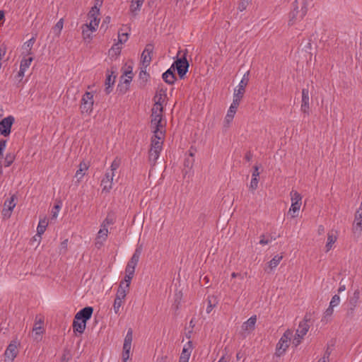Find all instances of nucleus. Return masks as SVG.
I'll return each instance as SVG.
<instances>
[{
  "mask_svg": "<svg viewBox=\"0 0 362 362\" xmlns=\"http://www.w3.org/2000/svg\"><path fill=\"white\" fill-rule=\"evenodd\" d=\"M115 223V218L113 215L107 214V217L103 221L100 227H105L107 228V226L110 225H112Z\"/></svg>",
  "mask_w": 362,
  "mask_h": 362,
  "instance_id": "obj_41",
  "label": "nucleus"
},
{
  "mask_svg": "<svg viewBox=\"0 0 362 362\" xmlns=\"http://www.w3.org/2000/svg\"><path fill=\"white\" fill-rule=\"evenodd\" d=\"M15 122V118L9 115L0 121V134L7 137L11 134V128Z\"/></svg>",
  "mask_w": 362,
  "mask_h": 362,
  "instance_id": "obj_9",
  "label": "nucleus"
},
{
  "mask_svg": "<svg viewBox=\"0 0 362 362\" xmlns=\"http://www.w3.org/2000/svg\"><path fill=\"white\" fill-rule=\"evenodd\" d=\"M240 105V103L237 102V99H233L229 110H228L227 115L224 119V126L228 127L233 121L237 109Z\"/></svg>",
  "mask_w": 362,
  "mask_h": 362,
  "instance_id": "obj_13",
  "label": "nucleus"
},
{
  "mask_svg": "<svg viewBox=\"0 0 362 362\" xmlns=\"http://www.w3.org/2000/svg\"><path fill=\"white\" fill-rule=\"evenodd\" d=\"M192 349V342L189 341L184 346L181 355L180 356L179 362H189V356Z\"/></svg>",
  "mask_w": 362,
  "mask_h": 362,
  "instance_id": "obj_20",
  "label": "nucleus"
},
{
  "mask_svg": "<svg viewBox=\"0 0 362 362\" xmlns=\"http://www.w3.org/2000/svg\"><path fill=\"white\" fill-rule=\"evenodd\" d=\"M114 71H111V73L109 74V71L107 70L105 83L106 86L105 92L107 94H109L112 90L111 86L114 84L116 78V76L114 75Z\"/></svg>",
  "mask_w": 362,
  "mask_h": 362,
  "instance_id": "obj_24",
  "label": "nucleus"
},
{
  "mask_svg": "<svg viewBox=\"0 0 362 362\" xmlns=\"http://www.w3.org/2000/svg\"><path fill=\"white\" fill-rule=\"evenodd\" d=\"M63 25H64V20L63 18H61L57 23L56 25L53 27L52 28V30H53V33L55 34L56 36L59 37L60 33H61V31L63 28Z\"/></svg>",
  "mask_w": 362,
  "mask_h": 362,
  "instance_id": "obj_39",
  "label": "nucleus"
},
{
  "mask_svg": "<svg viewBox=\"0 0 362 362\" xmlns=\"http://www.w3.org/2000/svg\"><path fill=\"white\" fill-rule=\"evenodd\" d=\"M132 339H133V330L132 328H129L128 329L126 337L124 338V343H127V344H132Z\"/></svg>",
  "mask_w": 362,
  "mask_h": 362,
  "instance_id": "obj_50",
  "label": "nucleus"
},
{
  "mask_svg": "<svg viewBox=\"0 0 362 362\" xmlns=\"http://www.w3.org/2000/svg\"><path fill=\"white\" fill-rule=\"evenodd\" d=\"M108 234V229L105 227H101L99 231L98 232L96 238L106 240Z\"/></svg>",
  "mask_w": 362,
  "mask_h": 362,
  "instance_id": "obj_40",
  "label": "nucleus"
},
{
  "mask_svg": "<svg viewBox=\"0 0 362 362\" xmlns=\"http://www.w3.org/2000/svg\"><path fill=\"white\" fill-rule=\"evenodd\" d=\"M6 140L5 139H1L0 140V158L3 156V152L6 148Z\"/></svg>",
  "mask_w": 362,
  "mask_h": 362,
  "instance_id": "obj_59",
  "label": "nucleus"
},
{
  "mask_svg": "<svg viewBox=\"0 0 362 362\" xmlns=\"http://www.w3.org/2000/svg\"><path fill=\"white\" fill-rule=\"evenodd\" d=\"M124 282L121 281L119 283V288L117 289V293H116V298L123 300L125 298L127 293L129 292V288H125Z\"/></svg>",
  "mask_w": 362,
  "mask_h": 362,
  "instance_id": "obj_27",
  "label": "nucleus"
},
{
  "mask_svg": "<svg viewBox=\"0 0 362 362\" xmlns=\"http://www.w3.org/2000/svg\"><path fill=\"white\" fill-rule=\"evenodd\" d=\"M259 175V167L257 165L253 166V171H252V177H258Z\"/></svg>",
  "mask_w": 362,
  "mask_h": 362,
  "instance_id": "obj_62",
  "label": "nucleus"
},
{
  "mask_svg": "<svg viewBox=\"0 0 362 362\" xmlns=\"http://www.w3.org/2000/svg\"><path fill=\"white\" fill-rule=\"evenodd\" d=\"M257 322L256 315H253L250 317L246 322H245L242 325V329L245 331L247 330H253L255 329V325Z\"/></svg>",
  "mask_w": 362,
  "mask_h": 362,
  "instance_id": "obj_26",
  "label": "nucleus"
},
{
  "mask_svg": "<svg viewBox=\"0 0 362 362\" xmlns=\"http://www.w3.org/2000/svg\"><path fill=\"white\" fill-rule=\"evenodd\" d=\"M61 206H62V202L61 201H58L54 204V206H53V208L52 209V217H51L52 219H55L57 217L58 213H59V209L61 208Z\"/></svg>",
  "mask_w": 362,
  "mask_h": 362,
  "instance_id": "obj_44",
  "label": "nucleus"
},
{
  "mask_svg": "<svg viewBox=\"0 0 362 362\" xmlns=\"http://www.w3.org/2000/svg\"><path fill=\"white\" fill-rule=\"evenodd\" d=\"M123 304V300L116 298L115 299L113 304V309L116 314H118L119 312V308Z\"/></svg>",
  "mask_w": 362,
  "mask_h": 362,
  "instance_id": "obj_46",
  "label": "nucleus"
},
{
  "mask_svg": "<svg viewBox=\"0 0 362 362\" xmlns=\"http://www.w3.org/2000/svg\"><path fill=\"white\" fill-rule=\"evenodd\" d=\"M308 13V1L301 0L299 2L295 0L292 3V9L288 15V25H293L298 21H300Z\"/></svg>",
  "mask_w": 362,
  "mask_h": 362,
  "instance_id": "obj_2",
  "label": "nucleus"
},
{
  "mask_svg": "<svg viewBox=\"0 0 362 362\" xmlns=\"http://www.w3.org/2000/svg\"><path fill=\"white\" fill-rule=\"evenodd\" d=\"M115 176V173L113 172L110 173L107 172L105 175V177L101 181V186H103V192H109L110 189L112 188V180Z\"/></svg>",
  "mask_w": 362,
  "mask_h": 362,
  "instance_id": "obj_17",
  "label": "nucleus"
},
{
  "mask_svg": "<svg viewBox=\"0 0 362 362\" xmlns=\"http://www.w3.org/2000/svg\"><path fill=\"white\" fill-rule=\"evenodd\" d=\"M144 2V0H132L130 5L131 13H132L134 16L136 15V12L140 11Z\"/></svg>",
  "mask_w": 362,
  "mask_h": 362,
  "instance_id": "obj_32",
  "label": "nucleus"
},
{
  "mask_svg": "<svg viewBox=\"0 0 362 362\" xmlns=\"http://www.w3.org/2000/svg\"><path fill=\"white\" fill-rule=\"evenodd\" d=\"M259 180L258 177H252V180L250 185V189L251 190H255L258 186Z\"/></svg>",
  "mask_w": 362,
  "mask_h": 362,
  "instance_id": "obj_55",
  "label": "nucleus"
},
{
  "mask_svg": "<svg viewBox=\"0 0 362 362\" xmlns=\"http://www.w3.org/2000/svg\"><path fill=\"white\" fill-rule=\"evenodd\" d=\"M194 159L191 158H187L185 160L184 165L186 168H192L194 165Z\"/></svg>",
  "mask_w": 362,
  "mask_h": 362,
  "instance_id": "obj_58",
  "label": "nucleus"
},
{
  "mask_svg": "<svg viewBox=\"0 0 362 362\" xmlns=\"http://www.w3.org/2000/svg\"><path fill=\"white\" fill-rule=\"evenodd\" d=\"M151 126L153 129L152 139L163 140L165 134V122H163V112L158 109L152 108Z\"/></svg>",
  "mask_w": 362,
  "mask_h": 362,
  "instance_id": "obj_1",
  "label": "nucleus"
},
{
  "mask_svg": "<svg viewBox=\"0 0 362 362\" xmlns=\"http://www.w3.org/2000/svg\"><path fill=\"white\" fill-rule=\"evenodd\" d=\"M121 161L120 159L118 158H116L112 163L110 165V172H115L116 170H117L120 165Z\"/></svg>",
  "mask_w": 362,
  "mask_h": 362,
  "instance_id": "obj_48",
  "label": "nucleus"
},
{
  "mask_svg": "<svg viewBox=\"0 0 362 362\" xmlns=\"http://www.w3.org/2000/svg\"><path fill=\"white\" fill-rule=\"evenodd\" d=\"M252 0H240L238 4V9L243 11L247 8L248 5L251 3Z\"/></svg>",
  "mask_w": 362,
  "mask_h": 362,
  "instance_id": "obj_49",
  "label": "nucleus"
},
{
  "mask_svg": "<svg viewBox=\"0 0 362 362\" xmlns=\"http://www.w3.org/2000/svg\"><path fill=\"white\" fill-rule=\"evenodd\" d=\"M291 335L292 332L289 329H288L280 338L276 347L275 354L277 356H281V355H283L286 351V349L288 348Z\"/></svg>",
  "mask_w": 362,
  "mask_h": 362,
  "instance_id": "obj_7",
  "label": "nucleus"
},
{
  "mask_svg": "<svg viewBox=\"0 0 362 362\" xmlns=\"http://www.w3.org/2000/svg\"><path fill=\"white\" fill-rule=\"evenodd\" d=\"M272 240H276V238L272 236L271 235H266L264 234H262L260 236L259 244L262 245H267L269 243H270Z\"/></svg>",
  "mask_w": 362,
  "mask_h": 362,
  "instance_id": "obj_43",
  "label": "nucleus"
},
{
  "mask_svg": "<svg viewBox=\"0 0 362 362\" xmlns=\"http://www.w3.org/2000/svg\"><path fill=\"white\" fill-rule=\"evenodd\" d=\"M16 159V156L13 153H8L4 158V166L7 168L12 165Z\"/></svg>",
  "mask_w": 362,
  "mask_h": 362,
  "instance_id": "obj_36",
  "label": "nucleus"
},
{
  "mask_svg": "<svg viewBox=\"0 0 362 362\" xmlns=\"http://www.w3.org/2000/svg\"><path fill=\"white\" fill-rule=\"evenodd\" d=\"M337 237L336 234L334 233V231L332 230L327 233V242L325 245L327 252L332 249V245L337 241Z\"/></svg>",
  "mask_w": 362,
  "mask_h": 362,
  "instance_id": "obj_29",
  "label": "nucleus"
},
{
  "mask_svg": "<svg viewBox=\"0 0 362 362\" xmlns=\"http://www.w3.org/2000/svg\"><path fill=\"white\" fill-rule=\"evenodd\" d=\"M134 271H135V268L132 267L131 266L127 265L126 269H125L126 274H131V275L134 276Z\"/></svg>",
  "mask_w": 362,
  "mask_h": 362,
  "instance_id": "obj_61",
  "label": "nucleus"
},
{
  "mask_svg": "<svg viewBox=\"0 0 362 362\" xmlns=\"http://www.w3.org/2000/svg\"><path fill=\"white\" fill-rule=\"evenodd\" d=\"M187 50L184 51L183 54L177 58L172 64L171 68L173 71H177L179 77L182 79L188 71L189 64L187 59Z\"/></svg>",
  "mask_w": 362,
  "mask_h": 362,
  "instance_id": "obj_3",
  "label": "nucleus"
},
{
  "mask_svg": "<svg viewBox=\"0 0 362 362\" xmlns=\"http://www.w3.org/2000/svg\"><path fill=\"white\" fill-rule=\"evenodd\" d=\"M6 52V46L4 44H2L0 46V60L5 56Z\"/></svg>",
  "mask_w": 362,
  "mask_h": 362,
  "instance_id": "obj_60",
  "label": "nucleus"
},
{
  "mask_svg": "<svg viewBox=\"0 0 362 362\" xmlns=\"http://www.w3.org/2000/svg\"><path fill=\"white\" fill-rule=\"evenodd\" d=\"M86 323L74 318L73 322V329L74 332L83 333L86 329Z\"/></svg>",
  "mask_w": 362,
  "mask_h": 362,
  "instance_id": "obj_31",
  "label": "nucleus"
},
{
  "mask_svg": "<svg viewBox=\"0 0 362 362\" xmlns=\"http://www.w3.org/2000/svg\"><path fill=\"white\" fill-rule=\"evenodd\" d=\"M141 253V250L139 248H136L130 259L138 264Z\"/></svg>",
  "mask_w": 362,
  "mask_h": 362,
  "instance_id": "obj_53",
  "label": "nucleus"
},
{
  "mask_svg": "<svg viewBox=\"0 0 362 362\" xmlns=\"http://www.w3.org/2000/svg\"><path fill=\"white\" fill-rule=\"evenodd\" d=\"M166 97V89L160 88L158 90H157L156 95L154 97L155 104L153 108L158 109L159 112H163V103L165 101Z\"/></svg>",
  "mask_w": 362,
  "mask_h": 362,
  "instance_id": "obj_12",
  "label": "nucleus"
},
{
  "mask_svg": "<svg viewBox=\"0 0 362 362\" xmlns=\"http://www.w3.org/2000/svg\"><path fill=\"white\" fill-rule=\"evenodd\" d=\"M94 99H93V93L92 92L86 91L82 96L81 100V114H88L90 115L93 108Z\"/></svg>",
  "mask_w": 362,
  "mask_h": 362,
  "instance_id": "obj_6",
  "label": "nucleus"
},
{
  "mask_svg": "<svg viewBox=\"0 0 362 362\" xmlns=\"http://www.w3.org/2000/svg\"><path fill=\"white\" fill-rule=\"evenodd\" d=\"M27 56L28 55L25 54V56L23 57L20 64V69H24L25 71L30 66L31 62L33 60V58L32 57H27Z\"/></svg>",
  "mask_w": 362,
  "mask_h": 362,
  "instance_id": "obj_34",
  "label": "nucleus"
},
{
  "mask_svg": "<svg viewBox=\"0 0 362 362\" xmlns=\"http://www.w3.org/2000/svg\"><path fill=\"white\" fill-rule=\"evenodd\" d=\"M92 33L91 28H88V26L82 25V35L84 40H88V42H90L92 39Z\"/></svg>",
  "mask_w": 362,
  "mask_h": 362,
  "instance_id": "obj_37",
  "label": "nucleus"
},
{
  "mask_svg": "<svg viewBox=\"0 0 362 362\" xmlns=\"http://www.w3.org/2000/svg\"><path fill=\"white\" fill-rule=\"evenodd\" d=\"M129 76H131L132 78H133L134 74L132 72V67L130 66H129L127 69L124 70V72L121 76V81L123 79L124 76L129 78Z\"/></svg>",
  "mask_w": 362,
  "mask_h": 362,
  "instance_id": "obj_51",
  "label": "nucleus"
},
{
  "mask_svg": "<svg viewBox=\"0 0 362 362\" xmlns=\"http://www.w3.org/2000/svg\"><path fill=\"white\" fill-rule=\"evenodd\" d=\"M352 230L354 233L361 234L362 231V207L356 212Z\"/></svg>",
  "mask_w": 362,
  "mask_h": 362,
  "instance_id": "obj_16",
  "label": "nucleus"
},
{
  "mask_svg": "<svg viewBox=\"0 0 362 362\" xmlns=\"http://www.w3.org/2000/svg\"><path fill=\"white\" fill-rule=\"evenodd\" d=\"M67 246H68V239L64 240L61 243L59 247V253L60 254H66L67 252Z\"/></svg>",
  "mask_w": 362,
  "mask_h": 362,
  "instance_id": "obj_52",
  "label": "nucleus"
},
{
  "mask_svg": "<svg viewBox=\"0 0 362 362\" xmlns=\"http://www.w3.org/2000/svg\"><path fill=\"white\" fill-rule=\"evenodd\" d=\"M139 78L140 81V86L141 88H144L150 78V75L148 73L146 72V68H144V66L141 69Z\"/></svg>",
  "mask_w": 362,
  "mask_h": 362,
  "instance_id": "obj_28",
  "label": "nucleus"
},
{
  "mask_svg": "<svg viewBox=\"0 0 362 362\" xmlns=\"http://www.w3.org/2000/svg\"><path fill=\"white\" fill-rule=\"evenodd\" d=\"M162 78L166 83L169 85L174 84L176 81L175 71H173V69L170 67L163 74Z\"/></svg>",
  "mask_w": 362,
  "mask_h": 362,
  "instance_id": "obj_22",
  "label": "nucleus"
},
{
  "mask_svg": "<svg viewBox=\"0 0 362 362\" xmlns=\"http://www.w3.org/2000/svg\"><path fill=\"white\" fill-rule=\"evenodd\" d=\"M250 71H247L244 75L240 82L238 84V88L235 90L233 99H237V102L240 103L244 93L245 92V88L247 86L249 81Z\"/></svg>",
  "mask_w": 362,
  "mask_h": 362,
  "instance_id": "obj_10",
  "label": "nucleus"
},
{
  "mask_svg": "<svg viewBox=\"0 0 362 362\" xmlns=\"http://www.w3.org/2000/svg\"><path fill=\"white\" fill-rule=\"evenodd\" d=\"M48 225V221L46 218H44L43 219H40L39 224L37 228V235L40 236L43 234L46 230V228Z\"/></svg>",
  "mask_w": 362,
  "mask_h": 362,
  "instance_id": "obj_33",
  "label": "nucleus"
},
{
  "mask_svg": "<svg viewBox=\"0 0 362 362\" xmlns=\"http://www.w3.org/2000/svg\"><path fill=\"white\" fill-rule=\"evenodd\" d=\"M300 111L304 115H310V94L308 88L302 90Z\"/></svg>",
  "mask_w": 362,
  "mask_h": 362,
  "instance_id": "obj_11",
  "label": "nucleus"
},
{
  "mask_svg": "<svg viewBox=\"0 0 362 362\" xmlns=\"http://www.w3.org/2000/svg\"><path fill=\"white\" fill-rule=\"evenodd\" d=\"M163 141V140L151 138V148L148 151V162L152 167L156 165V161L160 156Z\"/></svg>",
  "mask_w": 362,
  "mask_h": 362,
  "instance_id": "obj_4",
  "label": "nucleus"
},
{
  "mask_svg": "<svg viewBox=\"0 0 362 362\" xmlns=\"http://www.w3.org/2000/svg\"><path fill=\"white\" fill-rule=\"evenodd\" d=\"M99 8L94 6L91 8V10L89 11L88 16L90 18L91 23H93L95 26H98V23L100 22V18H98V16L99 15Z\"/></svg>",
  "mask_w": 362,
  "mask_h": 362,
  "instance_id": "obj_25",
  "label": "nucleus"
},
{
  "mask_svg": "<svg viewBox=\"0 0 362 362\" xmlns=\"http://www.w3.org/2000/svg\"><path fill=\"white\" fill-rule=\"evenodd\" d=\"M360 300V291H354L353 296L349 300V311L353 313Z\"/></svg>",
  "mask_w": 362,
  "mask_h": 362,
  "instance_id": "obj_21",
  "label": "nucleus"
},
{
  "mask_svg": "<svg viewBox=\"0 0 362 362\" xmlns=\"http://www.w3.org/2000/svg\"><path fill=\"white\" fill-rule=\"evenodd\" d=\"M132 344L124 343L122 351V361H127L129 358V354Z\"/></svg>",
  "mask_w": 362,
  "mask_h": 362,
  "instance_id": "obj_38",
  "label": "nucleus"
},
{
  "mask_svg": "<svg viewBox=\"0 0 362 362\" xmlns=\"http://www.w3.org/2000/svg\"><path fill=\"white\" fill-rule=\"evenodd\" d=\"M133 277H134L133 275L126 274V275L124 276V279L123 281L124 282V286H125V288H129L131 281L133 279Z\"/></svg>",
  "mask_w": 362,
  "mask_h": 362,
  "instance_id": "obj_56",
  "label": "nucleus"
},
{
  "mask_svg": "<svg viewBox=\"0 0 362 362\" xmlns=\"http://www.w3.org/2000/svg\"><path fill=\"white\" fill-rule=\"evenodd\" d=\"M309 320L307 319L306 316H305L303 321L299 323L298 328L296 330V335L300 337V339H303V337L307 334L308 329L310 328V325H308Z\"/></svg>",
  "mask_w": 362,
  "mask_h": 362,
  "instance_id": "obj_19",
  "label": "nucleus"
},
{
  "mask_svg": "<svg viewBox=\"0 0 362 362\" xmlns=\"http://www.w3.org/2000/svg\"><path fill=\"white\" fill-rule=\"evenodd\" d=\"M17 199V196L16 194H13L9 199H7L4 202V209L3 210V213L4 216H11V211L16 206V200Z\"/></svg>",
  "mask_w": 362,
  "mask_h": 362,
  "instance_id": "obj_18",
  "label": "nucleus"
},
{
  "mask_svg": "<svg viewBox=\"0 0 362 362\" xmlns=\"http://www.w3.org/2000/svg\"><path fill=\"white\" fill-rule=\"evenodd\" d=\"M20 343L16 340H13L7 346L4 352V362H13L18 354V346Z\"/></svg>",
  "mask_w": 362,
  "mask_h": 362,
  "instance_id": "obj_8",
  "label": "nucleus"
},
{
  "mask_svg": "<svg viewBox=\"0 0 362 362\" xmlns=\"http://www.w3.org/2000/svg\"><path fill=\"white\" fill-rule=\"evenodd\" d=\"M291 199V206L288 211V214H291V218H296L298 216V213L302 204V196L297 191L292 190L290 193Z\"/></svg>",
  "mask_w": 362,
  "mask_h": 362,
  "instance_id": "obj_5",
  "label": "nucleus"
},
{
  "mask_svg": "<svg viewBox=\"0 0 362 362\" xmlns=\"http://www.w3.org/2000/svg\"><path fill=\"white\" fill-rule=\"evenodd\" d=\"M129 90L128 87L122 83H119L117 86V91L122 94L126 93Z\"/></svg>",
  "mask_w": 362,
  "mask_h": 362,
  "instance_id": "obj_57",
  "label": "nucleus"
},
{
  "mask_svg": "<svg viewBox=\"0 0 362 362\" xmlns=\"http://www.w3.org/2000/svg\"><path fill=\"white\" fill-rule=\"evenodd\" d=\"M282 259H283V255H275L268 263L269 268L271 269H272L273 268H275L276 267H277Z\"/></svg>",
  "mask_w": 362,
  "mask_h": 362,
  "instance_id": "obj_35",
  "label": "nucleus"
},
{
  "mask_svg": "<svg viewBox=\"0 0 362 362\" xmlns=\"http://www.w3.org/2000/svg\"><path fill=\"white\" fill-rule=\"evenodd\" d=\"M35 39L34 37L30 38L29 40L25 42L24 43L23 47L27 50L26 55H30L32 54L31 49L33 46V44L35 43Z\"/></svg>",
  "mask_w": 362,
  "mask_h": 362,
  "instance_id": "obj_42",
  "label": "nucleus"
},
{
  "mask_svg": "<svg viewBox=\"0 0 362 362\" xmlns=\"http://www.w3.org/2000/svg\"><path fill=\"white\" fill-rule=\"evenodd\" d=\"M25 70L20 69L19 71L18 72L16 77L18 78L19 81H21L23 79V78L25 75Z\"/></svg>",
  "mask_w": 362,
  "mask_h": 362,
  "instance_id": "obj_64",
  "label": "nucleus"
},
{
  "mask_svg": "<svg viewBox=\"0 0 362 362\" xmlns=\"http://www.w3.org/2000/svg\"><path fill=\"white\" fill-rule=\"evenodd\" d=\"M153 52V45L152 44H147L144 50L141 54V63L144 68H146L151 62V54Z\"/></svg>",
  "mask_w": 362,
  "mask_h": 362,
  "instance_id": "obj_14",
  "label": "nucleus"
},
{
  "mask_svg": "<svg viewBox=\"0 0 362 362\" xmlns=\"http://www.w3.org/2000/svg\"><path fill=\"white\" fill-rule=\"evenodd\" d=\"M333 308H334V307H331V305H329L326 309V310L324 313L322 321H326V322L328 321V318L330 317L333 314V312H334Z\"/></svg>",
  "mask_w": 362,
  "mask_h": 362,
  "instance_id": "obj_45",
  "label": "nucleus"
},
{
  "mask_svg": "<svg viewBox=\"0 0 362 362\" xmlns=\"http://www.w3.org/2000/svg\"><path fill=\"white\" fill-rule=\"evenodd\" d=\"M339 302H340V297H339V296L336 294L332 296V300L329 303V305H331V307L334 308L335 306L339 305Z\"/></svg>",
  "mask_w": 362,
  "mask_h": 362,
  "instance_id": "obj_54",
  "label": "nucleus"
},
{
  "mask_svg": "<svg viewBox=\"0 0 362 362\" xmlns=\"http://www.w3.org/2000/svg\"><path fill=\"white\" fill-rule=\"evenodd\" d=\"M93 313V308L87 306L79 310L75 315V319L86 322L90 319Z\"/></svg>",
  "mask_w": 362,
  "mask_h": 362,
  "instance_id": "obj_15",
  "label": "nucleus"
},
{
  "mask_svg": "<svg viewBox=\"0 0 362 362\" xmlns=\"http://www.w3.org/2000/svg\"><path fill=\"white\" fill-rule=\"evenodd\" d=\"M88 169V165L85 162H81L78 165V169L76 170L75 177L77 178L76 183H79L83 177L86 175V171Z\"/></svg>",
  "mask_w": 362,
  "mask_h": 362,
  "instance_id": "obj_23",
  "label": "nucleus"
},
{
  "mask_svg": "<svg viewBox=\"0 0 362 362\" xmlns=\"http://www.w3.org/2000/svg\"><path fill=\"white\" fill-rule=\"evenodd\" d=\"M105 240L95 238V245L98 249H100L103 245Z\"/></svg>",
  "mask_w": 362,
  "mask_h": 362,
  "instance_id": "obj_63",
  "label": "nucleus"
},
{
  "mask_svg": "<svg viewBox=\"0 0 362 362\" xmlns=\"http://www.w3.org/2000/svg\"><path fill=\"white\" fill-rule=\"evenodd\" d=\"M122 30V28L120 29V30L118 33V40L119 42L122 44L128 40V33H121Z\"/></svg>",
  "mask_w": 362,
  "mask_h": 362,
  "instance_id": "obj_47",
  "label": "nucleus"
},
{
  "mask_svg": "<svg viewBox=\"0 0 362 362\" xmlns=\"http://www.w3.org/2000/svg\"><path fill=\"white\" fill-rule=\"evenodd\" d=\"M207 308H206V313H210L214 308L218 304V299L217 297L215 296H209L207 299Z\"/></svg>",
  "mask_w": 362,
  "mask_h": 362,
  "instance_id": "obj_30",
  "label": "nucleus"
}]
</instances>
